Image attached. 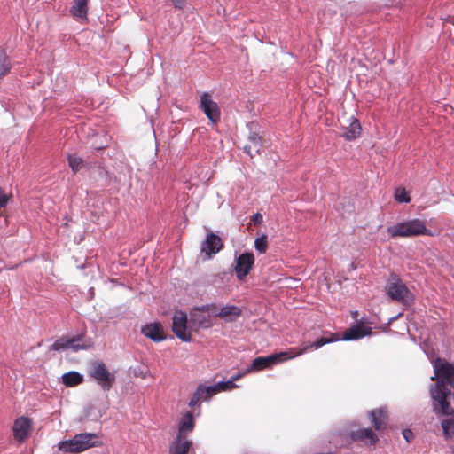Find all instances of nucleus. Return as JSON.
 I'll list each match as a JSON object with an SVG mask.
<instances>
[{
    "instance_id": "obj_21",
    "label": "nucleus",
    "mask_w": 454,
    "mask_h": 454,
    "mask_svg": "<svg viewBox=\"0 0 454 454\" xmlns=\"http://www.w3.org/2000/svg\"><path fill=\"white\" fill-rule=\"evenodd\" d=\"M12 65L4 50L0 49V81L10 74Z\"/></svg>"
},
{
    "instance_id": "obj_4",
    "label": "nucleus",
    "mask_w": 454,
    "mask_h": 454,
    "mask_svg": "<svg viewBox=\"0 0 454 454\" xmlns=\"http://www.w3.org/2000/svg\"><path fill=\"white\" fill-rule=\"evenodd\" d=\"M98 445L99 443L96 434L82 433L76 434L73 439L59 442L58 448L64 452L79 453Z\"/></svg>"
},
{
    "instance_id": "obj_30",
    "label": "nucleus",
    "mask_w": 454,
    "mask_h": 454,
    "mask_svg": "<svg viewBox=\"0 0 454 454\" xmlns=\"http://www.w3.org/2000/svg\"><path fill=\"white\" fill-rule=\"evenodd\" d=\"M216 385L219 392L230 390L237 387L232 380L227 381H220Z\"/></svg>"
},
{
    "instance_id": "obj_22",
    "label": "nucleus",
    "mask_w": 454,
    "mask_h": 454,
    "mask_svg": "<svg viewBox=\"0 0 454 454\" xmlns=\"http://www.w3.org/2000/svg\"><path fill=\"white\" fill-rule=\"evenodd\" d=\"M62 381L67 387H74L83 381V376L77 372H69L63 374Z\"/></svg>"
},
{
    "instance_id": "obj_31",
    "label": "nucleus",
    "mask_w": 454,
    "mask_h": 454,
    "mask_svg": "<svg viewBox=\"0 0 454 454\" xmlns=\"http://www.w3.org/2000/svg\"><path fill=\"white\" fill-rule=\"evenodd\" d=\"M248 145H252L254 151L258 153L261 149V138L256 134H253L249 137Z\"/></svg>"
},
{
    "instance_id": "obj_6",
    "label": "nucleus",
    "mask_w": 454,
    "mask_h": 454,
    "mask_svg": "<svg viewBox=\"0 0 454 454\" xmlns=\"http://www.w3.org/2000/svg\"><path fill=\"white\" fill-rule=\"evenodd\" d=\"M93 346L91 338H87L85 335L81 334L72 339H59L56 340L51 348L53 350L67 349L70 348L73 351L89 349Z\"/></svg>"
},
{
    "instance_id": "obj_37",
    "label": "nucleus",
    "mask_w": 454,
    "mask_h": 454,
    "mask_svg": "<svg viewBox=\"0 0 454 454\" xmlns=\"http://www.w3.org/2000/svg\"><path fill=\"white\" fill-rule=\"evenodd\" d=\"M176 8H183L185 4V0H169Z\"/></svg>"
},
{
    "instance_id": "obj_20",
    "label": "nucleus",
    "mask_w": 454,
    "mask_h": 454,
    "mask_svg": "<svg viewBox=\"0 0 454 454\" xmlns=\"http://www.w3.org/2000/svg\"><path fill=\"white\" fill-rule=\"evenodd\" d=\"M343 137L348 140H353L360 136L361 125L357 119L351 117L348 127H344Z\"/></svg>"
},
{
    "instance_id": "obj_3",
    "label": "nucleus",
    "mask_w": 454,
    "mask_h": 454,
    "mask_svg": "<svg viewBox=\"0 0 454 454\" xmlns=\"http://www.w3.org/2000/svg\"><path fill=\"white\" fill-rule=\"evenodd\" d=\"M387 231L391 238L433 236V232L427 227L425 222L418 218L402 221L388 226Z\"/></svg>"
},
{
    "instance_id": "obj_28",
    "label": "nucleus",
    "mask_w": 454,
    "mask_h": 454,
    "mask_svg": "<svg viewBox=\"0 0 454 454\" xmlns=\"http://www.w3.org/2000/svg\"><path fill=\"white\" fill-rule=\"evenodd\" d=\"M82 160L76 154H71L68 156V164L74 172H77L82 166Z\"/></svg>"
},
{
    "instance_id": "obj_26",
    "label": "nucleus",
    "mask_w": 454,
    "mask_h": 454,
    "mask_svg": "<svg viewBox=\"0 0 454 454\" xmlns=\"http://www.w3.org/2000/svg\"><path fill=\"white\" fill-rule=\"evenodd\" d=\"M254 248L260 254H264L268 248V238L265 234L254 240Z\"/></svg>"
},
{
    "instance_id": "obj_17",
    "label": "nucleus",
    "mask_w": 454,
    "mask_h": 454,
    "mask_svg": "<svg viewBox=\"0 0 454 454\" xmlns=\"http://www.w3.org/2000/svg\"><path fill=\"white\" fill-rule=\"evenodd\" d=\"M142 333L155 342L161 341L165 339L163 327L160 323H150L145 325L142 330Z\"/></svg>"
},
{
    "instance_id": "obj_2",
    "label": "nucleus",
    "mask_w": 454,
    "mask_h": 454,
    "mask_svg": "<svg viewBox=\"0 0 454 454\" xmlns=\"http://www.w3.org/2000/svg\"><path fill=\"white\" fill-rule=\"evenodd\" d=\"M340 338H326L322 337L319 340L306 344L300 348H290L288 351L272 354L268 356H259L253 360L251 366L247 369V372L261 371L263 369L270 368L273 365L282 363L286 360L294 358L301 356L309 349H318L325 344L331 343L335 340H339Z\"/></svg>"
},
{
    "instance_id": "obj_15",
    "label": "nucleus",
    "mask_w": 454,
    "mask_h": 454,
    "mask_svg": "<svg viewBox=\"0 0 454 454\" xmlns=\"http://www.w3.org/2000/svg\"><path fill=\"white\" fill-rule=\"evenodd\" d=\"M350 436L353 440L363 442L365 445H375L379 441L378 435L371 428L352 431Z\"/></svg>"
},
{
    "instance_id": "obj_32",
    "label": "nucleus",
    "mask_w": 454,
    "mask_h": 454,
    "mask_svg": "<svg viewBox=\"0 0 454 454\" xmlns=\"http://www.w3.org/2000/svg\"><path fill=\"white\" fill-rule=\"evenodd\" d=\"M200 401H202V400H201V396H200V393L196 390V391L193 393V395H192V398H191V400H190V402H189V406H190V407H194V406H195V405H197Z\"/></svg>"
},
{
    "instance_id": "obj_8",
    "label": "nucleus",
    "mask_w": 454,
    "mask_h": 454,
    "mask_svg": "<svg viewBox=\"0 0 454 454\" xmlns=\"http://www.w3.org/2000/svg\"><path fill=\"white\" fill-rule=\"evenodd\" d=\"M172 331L181 340L189 342L192 335L187 330V315L184 311H176L173 316Z\"/></svg>"
},
{
    "instance_id": "obj_7",
    "label": "nucleus",
    "mask_w": 454,
    "mask_h": 454,
    "mask_svg": "<svg viewBox=\"0 0 454 454\" xmlns=\"http://www.w3.org/2000/svg\"><path fill=\"white\" fill-rule=\"evenodd\" d=\"M90 375L98 382L104 391H108L114 382V376L110 373L107 367L103 363L93 364Z\"/></svg>"
},
{
    "instance_id": "obj_19",
    "label": "nucleus",
    "mask_w": 454,
    "mask_h": 454,
    "mask_svg": "<svg viewBox=\"0 0 454 454\" xmlns=\"http://www.w3.org/2000/svg\"><path fill=\"white\" fill-rule=\"evenodd\" d=\"M371 333V328L356 325L346 331L343 334L342 340H352L363 338Z\"/></svg>"
},
{
    "instance_id": "obj_5",
    "label": "nucleus",
    "mask_w": 454,
    "mask_h": 454,
    "mask_svg": "<svg viewBox=\"0 0 454 454\" xmlns=\"http://www.w3.org/2000/svg\"><path fill=\"white\" fill-rule=\"evenodd\" d=\"M386 292L392 300L404 305H410L414 300L412 293L396 276H393L388 280L386 286Z\"/></svg>"
},
{
    "instance_id": "obj_9",
    "label": "nucleus",
    "mask_w": 454,
    "mask_h": 454,
    "mask_svg": "<svg viewBox=\"0 0 454 454\" xmlns=\"http://www.w3.org/2000/svg\"><path fill=\"white\" fill-rule=\"evenodd\" d=\"M200 107L206 116L213 122L216 123L220 120V109L218 105L213 101L210 94L203 92L200 95Z\"/></svg>"
},
{
    "instance_id": "obj_12",
    "label": "nucleus",
    "mask_w": 454,
    "mask_h": 454,
    "mask_svg": "<svg viewBox=\"0 0 454 454\" xmlns=\"http://www.w3.org/2000/svg\"><path fill=\"white\" fill-rule=\"evenodd\" d=\"M194 428V419L192 413L191 411L186 412L180 419L178 430L179 434L176 439L173 442L172 444H176L179 440L185 441L189 443V448L192 445V442L184 436V434L192 431Z\"/></svg>"
},
{
    "instance_id": "obj_14",
    "label": "nucleus",
    "mask_w": 454,
    "mask_h": 454,
    "mask_svg": "<svg viewBox=\"0 0 454 454\" xmlns=\"http://www.w3.org/2000/svg\"><path fill=\"white\" fill-rule=\"evenodd\" d=\"M371 423L376 431L386 429L388 421L387 411L384 408L372 410L369 412Z\"/></svg>"
},
{
    "instance_id": "obj_39",
    "label": "nucleus",
    "mask_w": 454,
    "mask_h": 454,
    "mask_svg": "<svg viewBox=\"0 0 454 454\" xmlns=\"http://www.w3.org/2000/svg\"><path fill=\"white\" fill-rule=\"evenodd\" d=\"M247 372H248L247 370L245 372H243V375H246Z\"/></svg>"
},
{
    "instance_id": "obj_29",
    "label": "nucleus",
    "mask_w": 454,
    "mask_h": 454,
    "mask_svg": "<svg viewBox=\"0 0 454 454\" xmlns=\"http://www.w3.org/2000/svg\"><path fill=\"white\" fill-rule=\"evenodd\" d=\"M395 199L400 203H408L411 198L404 188H397L395 192Z\"/></svg>"
},
{
    "instance_id": "obj_11",
    "label": "nucleus",
    "mask_w": 454,
    "mask_h": 454,
    "mask_svg": "<svg viewBox=\"0 0 454 454\" xmlns=\"http://www.w3.org/2000/svg\"><path fill=\"white\" fill-rule=\"evenodd\" d=\"M32 429L31 419L21 416L17 418L12 426L13 437L16 441L24 442L30 434Z\"/></svg>"
},
{
    "instance_id": "obj_36",
    "label": "nucleus",
    "mask_w": 454,
    "mask_h": 454,
    "mask_svg": "<svg viewBox=\"0 0 454 454\" xmlns=\"http://www.w3.org/2000/svg\"><path fill=\"white\" fill-rule=\"evenodd\" d=\"M244 151L250 156V157H254V154L256 153L254 151V146H252V145H246L244 146Z\"/></svg>"
},
{
    "instance_id": "obj_27",
    "label": "nucleus",
    "mask_w": 454,
    "mask_h": 454,
    "mask_svg": "<svg viewBox=\"0 0 454 454\" xmlns=\"http://www.w3.org/2000/svg\"><path fill=\"white\" fill-rule=\"evenodd\" d=\"M191 317L192 320H193L200 326L208 327L210 325L208 320L200 310H195L193 313L191 314Z\"/></svg>"
},
{
    "instance_id": "obj_38",
    "label": "nucleus",
    "mask_w": 454,
    "mask_h": 454,
    "mask_svg": "<svg viewBox=\"0 0 454 454\" xmlns=\"http://www.w3.org/2000/svg\"><path fill=\"white\" fill-rule=\"evenodd\" d=\"M241 376H242V374L238 373V374H235V375L231 376V380L235 381V380H239L241 378Z\"/></svg>"
},
{
    "instance_id": "obj_10",
    "label": "nucleus",
    "mask_w": 454,
    "mask_h": 454,
    "mask_svg": "<svg viewBox=\"0 0 454 454\" xmlns=\"http://www.w3.org/2000/svg\"><path fill=\"white\" fill-rule=\"evenodd\" d=\"M254 263L253 253H243L236 258L235 273L239 280H243L250 272Z\"/></svg>"
},
{
    "instance_id": "obj_35",
    "label": "nucleus",
    "mask_w": 454,
    "mask_h": 454,
    "mask_svg": "<svg viewBox=\"0 0 454 454\" xmlns=\"http://www.w3.org/2000/svg\"><path fill=\"white\" fill-rule=\"evenodd\" d=\"M263 217L260 213H256L253 215L252 221L254 224H261L262 223Z\"/></svg>"
},
{
    "instance_id": "obj_1",
    "label": "nucleus",
    "mask_w": 454,
    "mask_h": 454,
    "mask_svg": "<svg viewBox=\"0 0 454 454\" xmlns=\"http://www.w3.org/2000/svg\"><path fill=\"white\" fill-rule=\"evenodd\" d=\"M434 376L431 379L438 378V381L430 387L433 411L436 415H452L454 410L450 405V397L454 382V365L437 358L434 362Z\"/></svg>"
},
{
    "instance_id": "obj_25",
    "label": "nucleus",
    "mask_w": 454,
    "mask_h": 454,
    "mask_svg": "<svg viewBox=\"0 0 454 454\" xmlns=\"http://www.w3.org/2000/svg\"><path fill=\"white\" fill-rule=\"evenodd\" d=\"M189 451V443L179 440L176 444H171L169 454H187Z\"/></svg>"
},
{
    "instance_id": "obj_34",
    "label": "nucleus",
    "mask_w": 454,
    "mask_h": 454,
    "mask_svg": "<svg viewBox=\"0 0 454 454\" xmlns=\"http://www.w3.org/2000/svg\"><path fill=\"white\" fill-rule=\"evenodd\" d=\"M9 200V197L0 191V207H5Z\"/></svg>"
},
{
    "instance_id": "obj_24",
    "label": "nucleus",
    "mask_w": 454,
    "mask_h": 454,
    "mask_svg": "<svg viewBox=\"0 0 454 454\" xmlns=\"http://www.w3.org/2000/svg\"><path fill=\"white\" fill-rule=\"evenodd\" d=\"M439 417L441 415H438ZM449 417L442 421V427L445 437L454 439V419L451 418L452 415H445Z\"/></svg>"
},
{
    "instance_id": "obj_23",
    "label": "nucleus",
    "mask_w": 454,
    "mask_h": 454,
    "mask_svg": "<svg viewBox=\"0 0 454 454\" xmlns=\"http://www.w3.org/2000/svg\"><path fill=\"white\" fill-rule=\"evenodd\" d=\"M197 391L200 393L202 401H207L213 395L219 393V389L216 384L211 386L200 385L197 387Z\"/></svg>"
},
{
    "instance_id": "obj_16",
    "label": "nucleus",
    "mask_w": 454,
    "mask_h": 454,
    "mask_svg": "<svg viewBox=\"0 0 454 454\" xmlns=\"http://www.w3.org/2000/svg\"><path fill=\"white\" fill-rule=\"evenodd\" d=\"M70 13L79 22L88 20V0H74Z\"/></svg>"
},
{
    "instance_id": "obj_18",
    "label": "nucleus",
    "mask_w": 454,
    "mask_h": 454,
    "mask_svg": "<svg viewBox=\"0 0 454 454\" xmlns=\"http://www.w3.org/2000/svg\"><path fill=\"white\" fill-rule=\"evenodd\" d=\"M215 316L226 321L232 322L241 316V309L235 305H225L215 313Z\"/></svg>"
},
{
    "instance_id": "obj_33",
    "label": "nucleus",
    "mask_w": 454,
    "mask_h": 454,
    "mask_svg": "<svg viewBox=\"0 0 454 454\" xmlns=\"http://www.w3.org/2000/svg\"><path fill=\"white\" fill-rule=\"evenodd\" d=\"M402 434L407 442H411L414 438V434L411 429H404Z\"/></svg>"
},
{
    "instance_id": "obj_13",
    "label": "nucleus",
    "mask_w": 454,
    "mask_h": 454,
    "mask_svg": "<svg viewBox=\"0 0 454 454\" xmlns=\"http://www.w3.org/2000/svg\"><path fill=\"white\" fill-rule=\"evenodd\" d=\"M222 247L223 242L221 238L215 233H209L202 243L201 251L210 257L217 254Z\"/></svg>"
}]
</instances>
